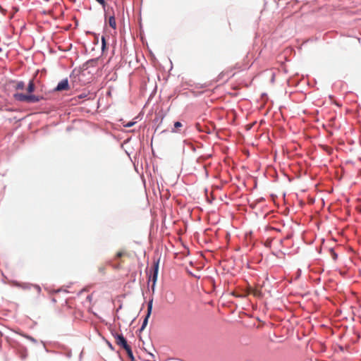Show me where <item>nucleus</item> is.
I'll return each mask as SVG.
<instances>
[{
    "instance_id": "nucleus-1",
    "label": "nucleus",
    "mask_w": 361,
    "mask_h": 361,
    "mask_svg": "<svg viewBox=\"0 0 361 361\" xmlns=\"http://www.w3.org/2000/svg\"><path fill=\"white\" fill-rule=\"evenodd\" d=\"M35 86L34 81L32 80L29 81L27 92V94L19 93L16 92L13 94V98L18 102H26V103H37L41 101L43 97L35 94H32V93L35 91Z\"/></svg>"
},
{
    "instance_id": "nucleus-2",
    "label": "nucleus",
    "mask_w": 361,
    "mask_h": 361,
    "mask_svg": "<svg viewBox=\"0 0 361 361\" xmlns=\"http://www.w3.org/2000/svg\"><path fill=\"white\" fill-rule=\"evenodd\" d=\"M70 89L68 80L67 78L62 80L59 82L56 87L55 88L56 91L61 92L63 90H68Z\"/></svg>"
},
{
    "instance_id": "nucleus-3",
    "label": "nucleus",
    "mask_w": 361,
    "mask_h": 361,
    "mask_svg": "<svg viewBox=\"0 0 361 361\" xmlns=\"http://www.w3.org/2000/svg\"><path fill=\"white\" fill-rule=\"evenodd\" d=\"M152 300H150L149 302H148V305H147V314L143 321V323H142V325L141 326V329L140 330L142 331L145 326H147V322H148V319L151 314V312H152Z\"/></svg>"
},
{
    "instance_id": "nucleus-4",
    "label": "nucleus",
    "mask_w": 361,
    "mask_h": 361,
    "mask_svg": "<svg viewBox=\"0 0 361 361\" xmlns=\"http://www.w3.org/2000/svg\"><path fill=\"white\" fill-rule=\"evenodd\" d=\"M116 343L117 345L121 346L124 349L130 346L126 340V338L121 334H118L116 336Z\"/></svg>"
},
{
    "instance_id": "nucleus-5",
    "label": "nucleus",
    "mask_w": 361,
    "mask_h": 361,
    "mask_svg": "<svg viewBox=\"0 0 361 361\" xmlns=\"http://www.w3.org/2000/svg\"><path fill=\"white\" fill-rule=\"evenodd\" d=\"M251 294L257 298H262V290L258 288H254L250 289Z\"/></svg>"
},
{
    "instance_id": "nucleus-6",
    "label": "nucleus",
    "mask_w": 361,
    "mask_h": 361,
    "mask_svg": "<svg viewBox=\"0 0 361 361\" xmlns=\"http://www.w3.org/2000/svg\"><path fill=\"white\" fill-rule=\"evenodd\" d=\"M157 274H158V264H156L154 266V274L152 276V281H153V285H152V290H154V284H155V282L157 279Z\"/></svg>"
},
{
    "instance_id": "nucleus-7",
    "label": "nucleus",
    "mask_w": 361,
    "mask_h": 361,
    "mask_svg": "<svg viewBox=\"0 0 361 361\" xmlns=\"http://www.w3.org/2000/svg\"><path fill=\"white\" fill-rule=\"evenodd\" d=\"M18 351L22 359H25L27 356V350L25 348L20 347Z\"/></svg>"
},
{
    "instance_id": "nucleus-8",
    "label": "nucleus",
    "mask_w": 361,
    "mask_h": 361,
    "mask_svg": "<svg viewBox=\"0 0 361 361\" xmlns=\"http://www.w3.org/2000/svg\"><path fill=\"white\" fill-rule=\"evenodd\" d=\"M109 26L111 27L113 29L116 28V23L114 16H111L109 18Z\"/></svg>"
},
{
    "instance_id": "nucleus-9",
    "label": "nucleus",
    "mask_w": 361,
    "mask_h": 361,
    "mask_svg": "<svg viewBox=\"0 0 361 361\" xmlns=\"http://www.w3.org/2000/svg\"><path fill=\"white\" fill-rule=\"evenodd\" d=\"M125 350L126 351L128 357L131 360V361H133V360H135V357L133 356L131 348L128 346L125 349Z\"/></svg>"
},
{
    "instance_id": "nucleus-10",
    "label": "nucleus",
    "mask_w": 361,
    "mask_h": 361,
    "mask_svg": "<svg viewBox=\"0 0 361 361\" xmlns=\"http://www.w3.org/2000/svg\"><path fill=\"white\" fill-rule=\"evenodd\" d=\"M183 126L182 123L179 121H176L174 123V129H173L171 131L173 133H177L179 131V128Z\"/></svg>"
},
{
    "instance_id": "nucleus-11",
    "label": "nucleus",
    "mask_w": 361,
    "mask_h": 361,
    "mask_svg": "<svg viewBox=\"0 0 361 361\" xmlns=\"http://www.w3.org/2000/svg\"><path fill=\"white\" fill-rule=\"evenodd\" d=\"M24 87H25V83L22 81L17 82V84L16 85V90H23Z\"/></svg>"
},
{
    "instance_id": "nucleus-12",
    "label": "nucleus",
    "mask_w": 361,
    "mask_h": 361,
    "mask_svg": "<svg viewBox=\"0 0 361 361\" xmlns=\"http://www.w3.org/2000/svg\"><path fill=\"white\" fill-rule=\"evenodd\" d=\"M251 288H253L251 286H249L246 290H245V292L243 295H238L237 296L238 297H246L249 294H251V292H250V289Z\"/></svg>"
},
{
    "instance_id": "nucleus-13",
    "label": "nucleus",
    "mask_w": 361,
    "mask_h": 361,
    "mask_svg": "<svg viewBox=\"0 0 361 361\" xmlns=\"http://www.w3.org/2000/svg\"><path fill=\"white\" fill-rule=\"evenodd\" d=\"M126 254L124 252H122V251H119L116 253V258H120L124 255H126Z\"/></svg>"
},
{
    "instance_id": "nucleus-14",
    "label": "nucleus",
    "mask_w": 361,
    "mask_h": 361,
    "mask_svg": "<svg viewBox=\"0 0 361 361\" xmlns=\"http://www.w3.org/2000/svg\"><path fill=\"white\" fill-rule=\"evenodd\" d=\"M102 49L104 50V49L106 47V39H105L104 37H102Z\"/></svg>"
},
{
    "instance_id": "nucleus-15",
    "label": "nucleus",
    "mask_w": 361,
    "mask_h": 361,
    "mask_svg": "<svg viewBox=\"0 0 361 361\" xmlns=\"http://www.w3.org/2000/svg\"><path fill=\"white\" fill-rule=\"evenodd\" d=\"M99 4H100L103 7H105L106 2L104 0H96Z\"/></svg>"
},
{
    "instance_id": "nucleus-16",
    "label": "nucleus",
    "mask_w": 361,
    "mask_h": 361,
    "mask_svg": "<svg viewBox=\"0 0 361 361\" xmlns=\"http://www.w3.org/2000/svg\"><path fill=\"white\" fill-rule=\"evenodd\" d=\"M134 124H135V122H128V123L124 124V126L129 128V127L133 126Z\"/></svg>"
},
{
    "instance_id": "nucleus-17",
    "label": "nucleus",
    "mask_w": 361,
    "mask_h": 361,
    "mask_svg": "<svg viewBox=\"0 0 361 361\" xmlns=\"http://www.w3.org/2000/svg\"><path fill=\"white\" fill-rule=\"evenodd\" d=\"M27 338H28L29 340L32 341V342L35 343L36 342V340L32 338V336H25Z\"/></svg>"
},
{
    "instance_id": "nucleus-18",
    "label": "nucleus",
    "mask_w": 361,
    "mask_h": 361,
    "mask_svg": "<svg viewBox=\"0 0 361 361\" xmlns=\"http://www.w3.org/2000/svg\"><path fill=\"white\" fill-rule=\"evenodd\" d=\"M333 257L334 259L337 258V255L335 252H333Z\"/></svg>"
},
{
    "instance_id": "nucleus-19",
    "label": "nucleus",
    "mask_w": 361,
    "mask_h": 361,
    "mask_svg": "<svg viewBox=\"0 0 361 361\" xmlns=\"http://www.w3.org/2000/svg\"><path fill=\"white\" fill-rule=\"evenodd\" d=\"M99 270H100V271H101V272H102V273H104V269L103 268H99Z\"/></svg>"
}]
</instances>
